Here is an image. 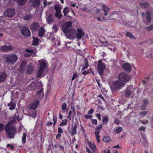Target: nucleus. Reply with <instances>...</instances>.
Segmentation results:
<instances>
[{
  "label": "nucleus",
  "instance_id": "f257e3e1",
  "mask_svg": "<svg viewBox=\"0 0 153 153\" xmlns=\"http://www.w3.org/2000/svg\"><path fill=\"white\" fill-rule=\"evenodd\" d=\"M17 118V117H15L12 120L8 123L5 127V130L6 135L10 139L14 138V136L16 133V130L15 128L12 125V123L16 122V120Z\"/></svg>",
  "mask_w": 153,
  "mask_h": 153
},
{
  "label": "nucleus",
  "instance_id": "f03ea898",
  "mask_svg": "<svg viewBox=\"0 0 153 153\" xmlns=\"http://www.w3.org/2000/svg\"><path fill=\"white\" fill-rule=\"evenodd\" d=\"M3 58L6 62L11 65L15 63L18 60V56L14 53L6 54L4 56Z\"/></svg>",
  "mask_w": 153,
  "mask_h": 153
},
{
  "label": "nucleus",
  "instance_id": "7ed1b4c3",
  "mask_svg": "<svg viewBox=\"0 0 153 153\" xmlns=\"http://www.w3.org/2000/svg\"><path fill=\"white\" fill-rule=\"evenodd\" d=\"M118 79L121 82H128L131 79V77L128 74L125 73H121L119 75Z\"/></svg>",
  "mask_w": 153,
  "mask_h": 153
},
{
  "label": "nucleus",
  "instance_id": "20e7f679",
  "mask_svg": "<svg viewBox=\"0 0 153 153\" xmlns=\"http://www.w3.org/2000/svg\"><path fill=\"white\" fill-rule=\"evenodd\" d=\"M97 70L98 72L100 75H102L104 71L105 68V64L102 62V60L100 59L98 61Z\"/></svg>",
  "mask_w": 153,
  "mask_h": 153
},
{
  "label": "nucleus",
  "instance_id": "39448f33",
  "mask_svg": "<svg viewBox=\"0 0 153 153\" xmlns=\"http://www.w3.org/2000/svg\"><path fill=\"white\" fill-rule=\"evenodd\" d=\"M125 85V83L117 80L113 83L112 88L114 90H119L124 87Z\"/></svg>",
  "mask_w": 153,
  "mask_h": 153
},
{
  "label": "nucleus",
  "instance_id": "423d86ee",
  "mask_svg": "<svg viewBox=\"0 0 153 153\" xmlns=\"http://www.w3.org/2000/svg\"><path fill=\"white\" fill-rule=\"evenodd\" d=\"M67 38L69 39H74L76 35V31L72 29H69L65 33Z\"/></svg>",
  "mask_w": 153,
  "mask_h": 153
},
{
  "label": "nucleus",
  "instance_id": "0eeeda50",
  "mask_svg": "<svg viewBox=\"0 0 153 153\" xmlns=\"http://www.w3.org/2000/svg\"><path fill=\"white\" fill-rule=\"evenodd\" d=\"M21 30L22 34L25 36H30V31L26 26H23L21 27Z\"/></svg>",
  "mask_w": 153,
  "mask_h": 153
},
{
  "label": "nucleus",
  "instance_id": "6e6552de",
  "mask_svg": "<svg viewBox=\"0 0 153 153\" xmlns=\"http://www.w3.org/2000/svg\"><path fill=\"white\" fill-rule=\"evenodd\" d=\"M15 14V11L13 9H8L4 12V16L8 17H13Z\"/></svg>",
  "mask_w": 153,
  "mask_h": 153
},
{
  "label": "nucleus",
  "instance_id": "1a4fd4ad",
  "mask_svg": "<svg viewBox=\"0 0 153 153\" xmlns=\"http://www.w3.org/2000/svg\"><path fill=\"white\" fill-rule=\"evenodd\" d=\"M36 87L40 89L39 91H38L37 92V94L38 95V97L39 98H41L42 97L43 95V92L42 88V85L41 82H39L36 84Z\"/></svg>",
  "mask_w": 153,
  "mask_h": 153
},
{
  "label": "nucleus",
  "instance_id": "9d476101",
  "mask_svg": "<svg viewBox=\"0 0 153 153\" xmlns=\"http://www.w3.org/2000/svg\"><path fill=\"white\" fill-rule=\"evenodd\" d=\"M46 19L47 23L49 24L53 23L55 20V18L52 13H50L47 16Z\"/></svg>",
  "mask_w": 153,
  "mask_h": 153
},
{
  "label": "nucleus",
  "instance_id": "9b49d317",
  "mask_svg": "<svg viewBox=\"0 0 153 153\" xmlns=\"http://www.w3.org/2000/svg\"><path fill=\"white\" fill-rule=\"evenodd\" d=\"M0 49L3 52L10 51H12L13 48L11 46L3 45L1 47Z\"/></svg>",
  "mask_w": 153,
  "mask_h": 153
},
{
  "label": "nucleus",
  "instance_id": "f8f14e48",
  "mask_svg": "<svg viewBox=\"0 0 153 153\" xmlns=\"http://www.w3.org/2000/svg\"><path fill=\"white\" fill-rule=\"evenodd\" d=\"M39 101L38 100H34L33 102L30 105L29 108L33 110H35L37 107Z\"/></svg>",
  "mask_w": 153,
  "mask_h": 153
},
{
  "label": "nucleus",
  "instance_id": "ddd939ff",
  "mask_svg": "<svg viewBox=\"0 0 153 153\" xmlns=\"http://www.w3.org/2000/svg\"><path fill=\"white\" fill-rule=\"evenodd\" d=\"M71 22H67L64 24L62 28L64 33H65L68 30V28L71 27Z\"/></svg>",
  "mask_w": 153,
  "mask_h": 153
},
{
  "label": "nucleus",
  "instance_id": "4468645a",
  "mask_svg": "<svg viewBox=\"0 0 153 153\" xmlns=\"http://www.w3.org/2000/svg\"><path fill=\"white\" fill-rule=\"evenodd\" d=\"M122 67L128 72H130L131 70V65L129 63H127L123 64Z\"/></svg>",
  "mask_w": 153,
  "mask_h": 153
},
{
  "label": "nucleus",
  "instance_id": "2eb2a0df",
  "mask_svg": "<svg viewBox=\"0 0 153 153\" xmlns=\"http://www.w3.org/2000/svg\"><path fill=\"white\" fill-rule=\"evenodd\" d=\"M103 11L104 12V15L105 16H107L109 13L108 11L110 8L107 7L106 5L102 4V6Z\"/></svg>",
  "mask_w": 153,
  "mask_h": 153
},
{
  "label": "nucleus",
  "instance_id": "dca6fc26",
  "mask_svg": "<svg viewBox=\"0 0 153 153\" xmlns=\"http://www.w3.org/2000/svg\"><path fill=\"white\" fill-rule=\"evenodd\" d=\"M39 24L37 22H34L30 26V28L33 31H36L39 27Z\"/></svg>",
  "mask_w": 153,
  "mask_h": 153
},
{
  "label": "nucleus",
  "instance_id": "f3484780",
  "mask_svg": "<svg viewBox=\"0 0 153 153\" xmlns=\"http://www.w3.org/2000/svg\"><path fill=\"white\" fill-rule=\"evenodd\" d=\"M38 63L40 66L39 68L41 69H44L46 66L45 61L43 59L39 60Z\"/></svg>",
  "mask_w": 153,
  "mask_h": 153
},
{
  "label": "nucleus",
  "instance_id": "a211bd4d",
  "mask_svg": "<svg viewBox=\"0 0 153 153\" xmlns=\"http://www.w3.org/2000/svg\"><path fill=\"white\" fill-rule=\"evenodd\" d=\"M84 33V32L81 29H78L77 34H76V38L78 39H80Z\"/></svg>",
  "mask_w": 153,
  "mask_h": 153
},
{
  "label": "nucleus",
  "instance_id": "6ab92c4d",
  "mask_svg": "<svg viewBox=\"0 0 153 153\" xmlns=\"http://www.w3.org/2000/svg\"><path fill=\"white\" fill-rule=\"evenodd\" d=\"M30 2L33 6L36 8L39 7L40 4V1L39 0H30Z\"/></svg>",
  "mask_w": 153,
  "mask_h": 153
},
{
  "label": "nucleus",
  "instance_id": "aec40b11",
  "mask_svg": "<svg viewBox=\"0 0 153 153\" xmlns=\"http://www.w3.org/2000/svg\"><path fill=\"white\" fill-rule=\"evenodd\" d=\"M45 32V30L44 28L42 27L38 30V34L40 36L42 37L43 36Z\"/></svg>",
  "mask_w": 153,
  "mask_h": 153
},
{
  "label": "nucleus",
  "instance_id": "412c9836",
  "mask_svg": "<svg viewBox=\"0 0 153 153\" xmlns=\"http://www.w3.org/2000/svg\"><path fill=\"white\" fill-rule=\"evenodd\" d=\"M45 75L44 73V69L39 68L37 73V76L38 77H42Z\"/></svg>",
  "mask_w": 153,
  "mask_h": 153
},
{
  "label": "nucleus",
  "instance_id": "4be33fe9",
  "mask_svg": "<svg viewBox=\"0 0 153 153\" xmlns=\"http://www.w3.org/2000/svg\"><path fill=\"white\" fill-rule=\"evenodd\" d=\"M84 64H83L82 66L83 68L82 69V71H83L84 70L86 69L88 67V60L86 59L85 58H84Z\"/></svg>",
  "mask_w": 153,
  "mask_h": 153
},
{
  "label": "nucleus",
  "instance_id": "5701e85b",
  "mask_svg": "<svg viewBox=\"0 0 153 153\" xmlns=\"http://www.w3.org/2000/svg\"><path fill=\"white\" fill-rule=\"evenodd\" d=\"M146 19L148 23H150L151 21V14L149 11L146 12Z\"/></svg>",
  "mask_w": 153,
  "mask_h": 153
},
{
  "label": "nucleus",
  "instance_id": "b1692460",
  "mask_svg": "<svg viewBox=\"0 0 153 153\" xmlns=\"http://www.w3.org/2000/svg\"><path fill=\"white\" fill-rule=\"evenodd\" d=\"M8 106L10 110H12L15 108V104L11 101L10 103L8 104Z\"/></svg>",
  "mask_w": 153,
  "mask_h": 153
},
{
  "label": "nucleus",
  "instance_id": "393cba45",
  "mask_svg": "<svg viewBox=\"0 0 153 153\" xmlns=\"http://www.w3.org/2000/svg\"><path fill=\"white\" fill-rule=\"evenodd\" d=\"M131 93V89L129 88L128 87L127 88L125 91V94L126 97H128L129 96Z\"/></svg>",
  "mask_w": 153,
  "mask_h": 153
},
{
  "label": "nucleus",
  "instance_id": "a878e982",
  "mask_svg": "<svg viewBox=\"0 0 153 153\" xmlns=\"http://www.w3.org/2000/svg\"><path fill=\"white\" fill-rule=\"evenodd\" d=\"M7 76L6 74L5 73H2L0 74V82L3 81Z\"/></svg>",
  "mask_w": 153,
  "mask_h": 153
},
{
  "label": "nucleus",
  "instance_id": "bb28decb",
  "mask_svg": "<svg viewBox=\"0 0 153 153\" xmlns=\"http://www.w3.org/2000/svg\"><path fill=\"white\" fill-rule=\"evenodd\" d=\"M88 143L90 146L92 150L94 151L96 149L95 145L93 142H88Z\"/></svg>",
  "mask_w": 153,
  "mask_h": 153
},
{
  "label": "nucleus",
  "instance_id": "cd10ccee",
  "mask_svg": "<svg viewBox=\"0 0 153 153\" xmlns=\"http://www.w3.org/2000/svg\"><path fill=\"white\" fill-rule=\"evenodd\" d=\"M27 0H18V4L19 5H23L26 2Z\"/></svg>",
  "mask_w": 153,
  "mask_h": 153
},
{
  "label": "nucleus",
  "instance_id": "c85d7f7f",
  "mask_svg": "<svg viewBox=\"0 0 153 153\" xmlns=\"http://www.w3.org/2000/svg\"><path fill=\"white\" fill-rule=\"evenodd\" d=\"M55 17L59 19H61L62 16V15L61 13V12H56L55 13Z\"/></svg>",
  "mask_w": 153,
  "mask_h": 153
},
{
  "label": "nucleus",
  "instance_id": "c756f323",
  "mask_svg": "<svg viewBox=\"0 0 153 153\" xmlns=\"http://www.w3.org/2000/svg\"><path fill=\"white\" fill-rule=\"evenodd\" d=\"M54 8L55 9L56 12H61L62 7L59 6L58 5L55 4L54 6Z\"/></svg>",
  "mask_w": 153,
  "mask_h": 153
},
{
  "label": "nucleus",
  "instance_id": "7c9ffc66",
  "mask_svg": "<svg viewBox=\"0 0 153 153\" xmlns=\"http://www.w3.org/2000/svg\"><path fill=\"white\" fill-rule=\"evenodd\" d=\"M126 35L127 36L129 37L130 39L133 38L135 39V37L133 36L132 33L128 31L126 32Z\"/></svg>",
  "mask_w": 153,
  "mask_h": 153
},
{
  "label": "nucleus",
  "instance_id": "2f4dec72",
  "mask_svg": "<svg viewBox=\"0 0 153 153\" xmlns=\"http://www.w3.org/2000/svg\"><path fill=\"white\" fill-rule=\"evenodd\" d=\"M69 11V8L68 7H65L63 9V13H64V16H66Z\"/></svg>",
  "mask_w": 153,
  "mask_h": 153
},
{
  "label": "nucleus",
  "instance_id": "473e14b6",
  "mask_svg": "<svg viewBox=\"0 0 153 153\" xmlns=\"http://www.w3.org/2000/svg\"><path fill=\"white\" fill-rule=\"evenodd\" d=\"M123 130L122 128L121 127H116L114 130V131L117 133H120Z\"/></svg>",
  "mask_w": 153,
  "mask_h": 153
},
{
  "label": "nucleus",
  "instance_id": "72a5a7b5",
  "mask_svg": "<svg viewBox=\"0 0 153 153\" xmlns=\"http://www.w3.org/2000/svg\"><path fill=\"white\" fill-rule=\"evenodd\" d=\"M33 70V66H29L27 69V73L28 74H31L32 73Z\"/></svg>",
  "mask_w": 153,
  "mask_h": 153
},
{
  "label": "nucleus",
  "instance_id": "f704fd0d",
  "mask_svg": "<svg viewBox=\"0 0 153 153\" xmlns=\"http://www.w3.org/2000/svg\"><path fill=\"white\" fill-rule=\"evenodd\" d=\"M39 39L37 38L33 37V45H36L38 44Z\"/></svg>",
  "mask_w": 153,
  "mask_h": 153
},
{
  "label": "nucleus",
  "instance_id": "c9c22d12",
  "mask_svg": "<svg viewBox=\"0 0 153 153\" xmlns=\"http://www.w3.org/2000/svg\"><path fill=\"white\" fill-rule=\"evenodd\" d=\"M141 7L145 8H147L149 7V4L147 2H143L140 4Z\"/></svg>",
  "mask_w": 153,
  "mask_h": 153
},
{
  "label": "nucleus",
  "instance_id": "e433bc0d",
  "mask_svg": "<svg viewBox=\"0 0 153 153\" xmlns=\"http://www.w3.org/2000/svg\"><path fill=\"white\" fill-rule=\"evenodd\" d=\"M26 64V62L25 61L23 60L22 62L21 65L20 70H22L23 68L25 67Z\"/></svg>",
  "mask_w": 153,
  "mask_h": 153
},
{
  "label": "nucleus",
  "instance_id": "4c0bfd02",
  "mask_svg": "<svg viewBox=\"0 0 153 153\" xmlns=\"http://www.w3.org/2000/svg\"><path fill=\"white\" fill-rule=\"evenodd\" d=\"M103 141L105 142H109L110 141V138L108 136H105L103 139Z\"/></svg>",
  "mask_w": 153,
  "mask_h": 153
},
{
  "label": "nucleus",
  "instance_id": "58836bf2",
  "mask_svg": "<svg viewBox=\"0 0 153 153\" xmlns=\"http://www.w3.org/2000/svg\"><path fill=\"white\" fill-rule=\"evenodd\" d=\"M31 15L30 14L25 16L24 17V19L26 20H29L31 19Z\"/></svg>",
  "mask_w": 153,
  "mask_h": 153
},
{
  "label": "nucleus",
  "instance_id": "ea45409f",
  "mask_svg": "<svg viewBox=\"0 0 153 153\" xmlns=\"http://www.w3.org/2000/svg\"><path fill=\"white\" fill-rule=\"evenodd\" d=\"M108 120V118L107 116H105L103 117L102 123L103 124H105Z\"/></svg>",
  "mask_w": 153,
  "mask_h": 153
},
{
  "label": "nucleus",
  "instance_id": "a19ab883",
  "mask_svg": "<svg viewBox=\"0 0 153 153\" xmlns=\"http://www.w3.org/2000/svg\"><path fill=\"white\" fill-rule=\"evenodd\" d=\"M26 138V135L25 133H23V137L22 139V143H24L25 142V140Z\"/></svg>",
  "mask_w": 153,
  "mask_h": 153
},
{
  "label": "nucleus",
  "instance_id": "79ce46f5",
  "mask_svg": "<svg viewBox=\"0 0 153 153\" xmlns=\"http://www.w3.org/2000/svg\"><path fill=\"white\" fill-rule=\"evenodd\" d=\"M52 28L54 30V32L55 33H56L58 30L57 26L56 25H53Z\"/></svg>",
  "mask_w": 153,
  "mask_h": 153
},
{
  "label": "nucleus",
  "instance_id": "37998d69",
  "mask_svg": "<svg viewBox=\"0 0 153 153\" xmlns=\"http://www.w3.org/2000/svg\"><path fill=\"white\" fill-rule=\"evenodd\" d=\"M97 19L98 21H102V20H106L104 16H100L97 17Z\"/></svg>",
  "mask_w": 153,
  "mask_h": 153
},
{
  "label": "nucleus",
  "instance_id": "c03bdc74",
  "mask_svg": "<svg viewBox=\"0 0 153 153\" xmlns=\"http://www.w3.org/2000/svg\"><path fill=\"white\" fill-rule=\"evenodd\" d=\"M97 111H101L103 110L102 107L99 105L97 106Z\"/></svg>",
  "mask_w": 153,
  "mask_h": 153
},
{
  "label": "nucleus",
  "instance_id": "a18cd8bd",
  "mask_svg": "<svg viewBox=\"0 0 153 153\" xmlns=\"http://www.w3.org/2000/svg\"><path fill=\"white\" fill-rule=\"evenodd\" d=\"M99 133L100 132L99 131H96V140H97L98 143H99L100 142V140H99L100 137L98 135Z\"/></svg>",
  "mask_w": 153,
  "mask_h": 153
},
{
  "label": "nucleus",
  "instance_id": "49530a36",
  "mask_svg": "<svg viewBox=\"0 0 153 153\" xmlns=\"http://www.w3.org/2000/svg\"><path fill=\"white\" fill-rule=\"evenodd\" d=\"M147 113L148 112L146 111H143L140 113L139 114L141 117H143L146 115L147 114Z\"/></svg>",
  "mask_w": 153,
  "mask_h": 153
},
{
  "label": "nucleus",
  "instance_id": "de8ad7c7",
  "mask_svg": "<svg viewBox=\"0 0 153 153\" xmlns=\"http://www.w3.org/2000/svg\"><path fill=\"white\" fill-rule=\"evenodd\" d=\"M77 128L76 125H75L74 128H72V133L73 134H75L76 133V128Z\"/></svg>",
  "mask_w": 153,
  "mask_h": 153
},
{
  "label": "nucleus",
  "instance_id": "09e8293b",
  "mask_svg": "<svg viewBox=\"0 0 153 153\" xmlns=\"http://www.w3.org/2000/svg\"><path fill=\"white\" fill-rule=\"evenodd\" d=\"M67 123V120L65 119V122H62L60 123V125L61 126H63L66 125Z\"/></svg>",
  "mask_w": 153,
  "mask_h": 153
},
{
  "label": "nucleus",
  "instance_id": "8fccbe9b",
  "mask_svg": "<svg viewBox=\"0 0 153 153\" xmlns=\"http://www.w3.org/2000/svg\"><path fill=\"white\" fill-rule=\"evenodd\" d=\"M30 117L32 116L34 118H35L37 116V114L36 112H33L32 114H29Z\"/></svg>",
  "mask_w": 153,
  "mask_h": 153
},
{
  "label": "nucleus",
  "instance_id": "3c124183",
  "mask_svg": "<svg viewBox=\"0 0 153 153\" xmlns=\"http://www.w3.org/2000/svg\"><path fill=\"white\" fill-rule=\"evenodd\" d=\"M153 28V25H151L146 27V30L148 31L151 30Z\"/></svg>",
  "mask_w": 153,
  "mask_h": 153
},
{
  "label": "nucleus",
  "instance_id": "603ef678",
  "mask_svg": "<svg viewBox=\"0 0 153 153\" xmlns=\"http://www.w3.org/2000/svg\"><path fill=\"white\" fill-rule=\"evenodd\" d=\"M66 105L65 103H64L62 104V109L63 111H65L66 110Z\"/></svg>",
  "mask_w": 153,
  "mask_h": 153
},
{
  "label": "nucleus",
  "instance_id": "864d4df0",
  "mask_svg": "<svg viewBox=\"0 0 153 153\" xmlns=\"http://www.w3.org/2000/svg\"><path fill=\"white\" fill-rule=\"evenodd\" d=\"M4 124L0 123V131L4 130Z\"/></svg>",
  "mask_w": 153,
  "mask_h": 153
},
{
  "label": "nucleus",
  "instance_id": "5fc2aeb1",
  "mask_svg": "<svg viewBox=\"0 0 153 153\" xmlns=\"http://www.w3.org/2000/svg\"><path fill=\"white\" fill-rule=\"evenodd\" d=\"M35 84L33 82H31L30 85L29 86V87H30V88H34V87H35Z\"/></svg>",
  "mask_w": 153,
  "mask_h": 153
},
{
  "label": "nucleus",
  "instance_id": "6e6d98bb",
  "mask_svg": "<svg viewBox=\"0 0 153 153\" xmlns=\"http://www.w3.org/2000/svg\"><path fill=\"white\" fill-rule=\"evenodd\" d=\"M25 51L28 53H32L33 52V50L32 49H27L25 50Z\"/></svg>",
  "mask_w": 153,
  "mask_h": 153
},
{
  "label": "nucleus",
  "instance_id": "4d7b16f0",
  "mask_svg": "<svg viewBox=\"0 0 153 153\" xmlns=\"http://www.w3.org/2000/svg\"><path fill=\"white\" fill-rule=\"evenodd\" d=\"M146 129V128L143 126H141L139 129V131H144Z\"/></svg>",
  "mask_w": 153,
  "mask_h": 153
},
{
  "label": "nucleus",
  "instance_id": "13d9d810",
  "mask_svg": "<svg viewBox=\"0 0 153 153\" xmlns=\"http://www.w3.org/2000/svg\"><path fill=\"white\" fill-rule=\"evenodd\" d=\"M78 76V75L76 74H74L72 78V80H74Z\"/></svg>",
  "mask_w": 153,
  "mask_h": 153
},
{
  "label": "nucleus",
  "instance_id": "bf43d9fd",
  "mask_svg": "<svg viewBox=\"0 0 153 153\" xmlns=\"http://www.w3.org/2000/svg\"><path fill=\"white\" fill-rule=\"evenodd\" d=\"M141 123L143 124H148V121L146 120L145 121H143L142 120H140Z\"/></svg>",
  "mask_w": 153,
  "mask_h": 153
},
{
  "label": "nucleus",
  "instance_id": "052dcab7",
  "mask_svg": "<svg viewBox=\"0 0 153 153\" xmlns=\"http://www.w3.org/2000/svg\"><path fill=\"white\" fill-rule=\"evenodd\" d=\"M102 127V126L101 124L99 125L98 126H96V131H98V130L99 129H101Z\"/></svg>",
  "mask_w": 153,
  "mask_h": 153
},
{
  "label": "nucleus",
  "instance_id": "680f3d73",
  "mask_svg": "<svg viewBox=\"0 0 153 153\" xmlns=\"http://www.w3.org/2000/svg\"><path fill=\"white\" fill-rule=\"evenodd\" d=\"M85 117L86 119H91L92 117V116L89 115H85Z\"/></svg>",
  "mask_w": 153,
  "mask_h": 153
},
{
  "label": "nucleus",
  "instance_id": "e2e57ef3",
  "mask_svg": "<svg viewBox=\"0 0 153 153\" xmlns=\"http://www.w3.org/2000/svg\"><path fill=\"white\" fill-rule=\"evenodd\" d=\"M58 132L59 133H63V131L61 128H58Z\"/></svg>",
  "mask_w": 153,
  "mask_h": 153
},
{
  "label": "nucleus",
  "instance_id": "0e129e2a",
  "mask_svg": "<svg viewBox=\"0 0 153 153\" xmlns=\"http://www.w3.org/2000/svg\"><path fill=\"white\" fill-rule=\"evenodd\" d=\"M146 105L143 104L141 106V108L142 110H144L146 109Z\"/></svg>",
  "mask_w": 153,
  "mask_h": 153
},
{
  "label": "nucleus",
  "instance_id": "69168bd1",
  "mask_svg": "<svg viewBox=\"0 0 153 153\" xmlns=\"http://www.w3.org/2000/svg\"><path fill=\"white\" fill-rule=\"evenodd\" d=\"M143 104L147 105L148 104V102L147 100H143Z\"/></svg>",
  "mask_w": 153,
  "mask_h": 153
},
{
  "label": "nucleus",
  "instance_id": "338daca9",
  "mask_svg": "<svg viewBox=\"0 0 153 153\" xmlns=\"http://www.w3.org/2000/svg\"><path fill=\"white\" fill-rule=\"evenodd\" d=\"M96 117H97L98 119L99 120H101V117H100V114H96Z\"/></svg>",
  "mask_w": 153,
  "mask_h": 153
},
{
  "label": "nucleus",
  "instance_id": "774afa93",
  "mask_svg": "<svg viewBox=\"0 0 153 153\" xmlns=\"http://www.w3.org/2000/svg\"><path fill=\"white\" fill-rule=\"evenodd\" d=\"M114 123L117 124H118L119 123V120L117 119H116L114 121Z\"/></svg>",
  "mask_w": 153,
  "mask_h": 153
}]
</instances>
